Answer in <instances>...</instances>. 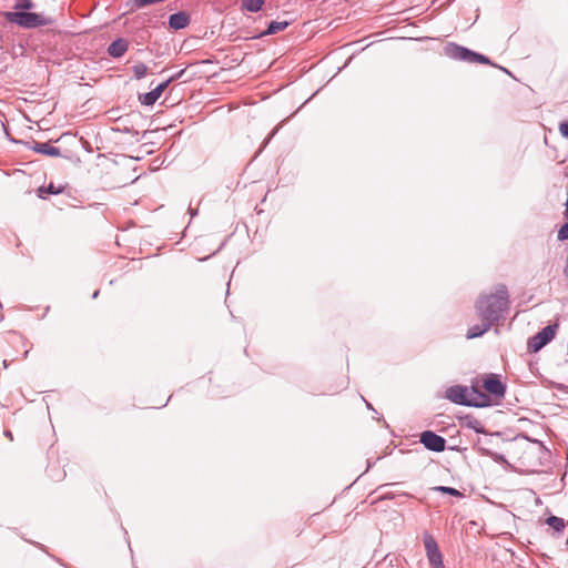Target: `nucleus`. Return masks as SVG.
<instances>
[{"label": "nucleus", "instance_id": "9b49d317", "mask_svg": "<svg viewBox=\"0 0 568 568\" xmlns=\"http://www.w3.org/2000/svg\"><path fill=\"white\" fill-rule=\"evenodd\" d=\"M191 22V17L186 11H178L169 17L168 26L174 31L185 29Z\"/></svg>", "mask_w": 568, "mask_h": 568}, {"label": "nucleus", "instance_id": "393cba45", "mask_svg": "<svg viewBox=\"0 0 568 568\" xmlns=\"http://www.w3.org/2000/svg\"><path fill=\"white\" fill-rule=\"evenodd\" d=\"M558 241H566L568 240V222L564 223L557 233Z\"/></svg>", "mask_w": 568, "mask_h": 568}, {"label": "nucleus", "instance_id": "bb28decb", "mask_svg": "<svg viewBox=\"0 0 568 568\" xmlns=\"http://www.w3.org/2000/svg\"><path fill=\"white\" fill-rule=\"evenodd\" d=\"M184 73H185V69H182L179 72H176L173 75H171L170 78H168L164 82H168V85H170L172 82L181 79Z\"/></svg>", "mask_w": 568, "mask_h": 568}, {"label": "nucleus", "instance_id": "f3484780", "mask_svg": "<svg viewBox=\"0 0 568 568\" xmlns=\"http://www.w3.org/2000/svg\"><path fill=\"white\" fill-rule=\"evenodd\" d=\"M432 568H446L443 561V555L439 549L426 554Z\"/></svg>", "mask_w": 568, "mask_h": 568}, {"label": "nucleus", "instance_id": "4468645a", "mask_svg": "<svg viewBox=\"0 0 568 568\" xmlns=\"http://www.w3.org/2000/svg\"><path fill=\"white\" fill-rule=\"evenodd\" d=\"M493 324L487 321H480L479 324H475L467 329L466 337L468 339L481 337L491 328Z\"/></svg>", "mask_w": 568, "mask_h": 568}, {"label": "nucleus", "instance_id": "412c9836", "mask_svg": "<svg viewBox=\"0 0 568 568\" xmlns=\"http://www.w3.org/2000/svg\"><path fill=\"white\" fill-rule=\"evenodd\" d=\"M479 450L483 455L490 457L494 462H496L498 464L507 463V459H506L505 455H503V454L493 452L487 448H479Z\"/></svg>", "mask_w": 568, "mask_h": 568}, {"label": "nucleus", "instance_id": "2f4dec72", "mask_svg": "<svg viewBox=\"0 0 568 568\" xmlns=\"http://www.w3.org/2000/svg\"><path fill=\"white\" fill-rule=\"evenodd\" d=\"M498 68H499L501 71H504L505 73H507V74H509V75H513V74H511V72H510L508 69H506V68H504V67H498Z\"/></svg>", "mask_w": 568, "mask_h": 568}, {"label": "nucleus", "instance_id": "473e14b6", "mask_svg": "<svg viewBox=\"0 0 568 568\" xmlns=\"http://www.w3.org/2000/svg\"><path fill=\"white\" fill-rule=\"evenodd\" d=\"M189 213L191 214V216H194L197 214V211L196 210H193L192 207L189 209Z\"/></svg>", "mask_w": 568, "mask_h": 568}, {"label": "nucleus", "instance_id": "5701e85b", "mask_svg": "<svg viewBox=\"0 0 568 568\" xmlns=\"http://www.w3.org/2000/svg\"><path fill=\"white\" fill-rule=\"evenodd\" d=\"M34 7V2L32 0H17L14 4L16 11H26L30 10Z\"/></svg>", "mask_w": 568, "mask_h": 568}, {"label": "nucleus", "instance_id": "0eeeda50", "mask_svg": "<svg viewBox=\"0 0 568 568\" xmlns=\"http://www.w3.org/2000/svg\"><path fill=\"white\" fill-rule=\"evenodd\" d=\"M483 387L488 393L497 398H503L506 394V384H504L497 374H488L483 383Z\"/></svg>", "mask_w": 568, "mask_h": 568}, {"label": "nucleus", "instance_id": "f257e3e1", "mask_svg": "<svg viewBox=\"0 0 568 568\" xmlns=\"http://www.w3.org/2000/svg\"><path fill=\"white\" fill-rule=\"evenodd\" d=\"M509 294L505 284H498L495 293L480 295L476 302V311L480 321L495 324L505 318L509 310Z\"/></svg>", "mask_w": 568, "mask_h": 568}, {"label": "nucleus", "instance_id": "2eb2a0df", "mask_svg": "<svg viewBox=\"0 0 568 568\" xmlns=\"http://www.w3.org/2000/svg\"><path fill=\"white\" fill-rule=\"evenodd\" d=\"M64 191V186L62 185H54L52 182L49 183L47 186H40L37 190L38 196L40 199H47V194L58 195L61 194Z\"/></svg>", "mask_w": 568, "mask_h": 568}, {"label": "nucleus", "instance_id": "7ed1b4c3", "mask_svg": "<svg viewBox=\"0 0 568 568\" xmlns=\"http://www.w3.org/2000/svg\"><path fill=\"white\" fill-rule=\"evenodd\" d=\"M4 18L7 21L18 24L24 29L44 27L52 22L50 18H45L37 12L26 11H7L4 12Z\"/></svg>", "mask_w": 568, "mask_h": 568}, {"label": "nucleus", "instance_id": "f03ea898", "mask_svg": "<svg viewBox=\"0 0 568 568\" xmlns=\"http://www.w3.org/2000/svg\"><path fill=\"white\" fill-rule=\"evenodd\" d=\"M444 53L446 57L456 60L464 61L469 63H480L488 64L491 67H498L495 64L487 55L470 50L464 45L457 44L455 42H448L444 48Z\"/></svg>", "mask_w": 568, "mask_h": 568}, {"label": "nucleus", "instance_id": "f704fd0d", "mask_svg": "<svg viewBox=\"0 0 568 568\" xmlns=\"http://www.w3.org/2000/svg\"><path fill=\"white\" fill-rule=\"evenodd\" d=\"M534 443H537V444H539L542 448H545V447H544V445H542V443H541V442H539L538 439H534Z\"/></svg>", "mask_w": 568, "mask_h": 568}, {"label": "nucleus", "instance_id": "c756f323", "mask_svg": "<svg viewBox=\"0 0 568 568\" xmlns=\"http://www.w3.org/2000/svg\"><path fill=\"white\" fill-rule=\"evenodd\" d=\"M3 434L6 437L10 438L11 440L13 439V435H12L11 430L6 429Z\"/></svg>", "mask_w": 568, "mask_h": 568}, {"label": "nucleus", "instance_id": "e433bc0d", "mask_svg": "<svg viewBox=\"0 0 568 568\" xmlns=\"http://www.w3.org/2000/svg\"><path fill=\"white\" fill-rule=\"evenodd\" d=\"M11 141L14 142V143H20L21 142L19 140H11Z\"/></svg>", "mask_w": 568, "mask_h": 568}, {"label": "nucleus", "instance_id": "cd10ccee", "mask_svg": "<svg viewBox=\"0 0 568 568\" xmlns=\"http://www.w3.org/2000/svg\"><path fill=\"white\" fill-rule=\"evenodd\" d=\"M559 131H560V134L568 139V120L566 121H562L560 124H559Z\"/></svg>", "mask_w": 568, "mask_h": 568}, {"label": "nucleus", "instance_id": "7c9ffc66", "mask_svg": "<svg viewBox=\"0 0 568 568\" xmlns=\"http://www.w3.org/2000/svg\"><path fill=\"white\" fill-rule=\"evenodd\" d=\"M361 398L365 402L366 407H367L368 409L374 410V408H373V406H372V404H371L369 402H367L363 396H361Z\"/></svg>", "mask_w": 568, "mask_h": 568}, {"label": "nucleus", "instance_id": "1a4fd4ad", "mask_svg": "<svg viewBox=\"0 0 568 568\" xmlns=\"http://www.w3.org/2000/svg\"><path fill=\"white\" fill-rule=\"evenodd\" d=\"M468 400L471 402L468 404V407H488L491 405L489 395L476 386L468 389Z\"/></svg>", "mask_w": 568, "mask_h": 568}, {"label": "nucleus", "instance_id": "b1692460", "mask_svg": "<svg viewBox=\"0 0 568 568\" xmlns=\"http://www.w3.org/2000/svg\"><path fill=\"white\" fill-rule=\"evenodd\" d=\"M467 427L471 428L477 434H486L484 426L476 418H469L467 422Z\"/></svg>", "mask_w": 568, "mask_h": 568}, {"label": "nucleus", "instance_id": "a878e982", "mask_svg": "<svg viewBox=\"0 0 568 568\" xmlns=\"http://www.w3.org/2000/svg\"><path fill=\"white\" fill-rule=\"evenodd\" d=\"M64 141H71V142H74L77 143V136L75 134L71 133V132H64L62 133L57 140L55 142H64Z\"/></svg>", "mask_w": 568, "mask_h": 568}, {"label": "nucleus", "instance_id": "6ab92c4d", "mask_svg": "<svg viewBox=\"0 0 568 568\" xmlns=\"http://www.w3.org/2000/svg\"><path fill=\"white\" fill-rule=\"evenodd\" d=\"M423 542H424L426 554L429 551L434 552L435 550L439 549L436 539L429 532H425L423 535Z\"/></svg>", "mask_w": 568, "mask_h": 568}, {"label": "nucleus", "instance_id": "39448f33", "mask_svg": "<svg viewBox=\"0 0 568 568\" xmlns=\"http://www.w3.org/2000/svg\"><path fill=\"white\" fill-rule=\"evenodd\" d=\"M419 443L430 452L442 453L446 449V439L433 430L422 432Z\"/></svg>", "mask_w": 568, "mask_h": 568}, {"label": "nucleus", "instance_id": "72a5a7b5", "mask_svg": "<svg viewBox=\"0 0 568 568\" xmlns=\"http://www.w3.org/2000/svg\"><path fill=\"white\" fill-rule=\"evenodd\" d=\"M99 294H100V291H99V290H97V291L92 294V298H93V300H94V298H97V297L99 296Z\"/></svg>", "mask_w": 568, "mask_h": 568}, {"label": "nucleus", "instance_id": "4be33fe9", "mask_svg": "<svg viewBox=\"0 0 568 568\" xmlns=\"http://www.w3.org/2000/svg\"><path fill=\"white\" fill-rule=\"evenodd\" d=\"M132 71L134 74V79L141 80L146 75L148 67L144 63L139 62L132 67Z\"/></svg>", "mask_w": 568, "mask_h": 568}, {"label": "nucleus", "instance_id": "423d86ee", "mask_svg": "<svg viewBox=\"0 0 568 568\" xmlns=\"http://www.w3.org/2000/svg\"><path fill=\"white\" fill-rule=\"evenodd\" d=\"M26 146L29 150H32L36 153L43 154L51 158H64L70 160L71 154L62 153L59 148H55L53 145H50L49 142H38V141H31V142H24Z\"/></svg>", "mask_w": 568, "mask_h": 568}, {"label": "nucleus", "instance_id": "9d476101", "mask_svg": "<svg viewBox=\"0 0 568 568\" xmlns=\"http://www.w3.org/2000/svg\"><path fill=\"white\" fill-rule=\"evenodd\" d=\"M168 82H161L150 92L139 94V102L145 106L153 105L160 99L162 93L168 89Z\"/></svg>", "mask_w": 568, "mask_h": 568}, {"label": "nucleus", "instance_id": "aec40b11", "mask_svg": "<svg viewBox=\"0 0 568 568\" xmlns=\"http://www.w3.org/2000/svg\"><path fill=\"white\" fill-rule=\"evenodd\" d=\"M433 490L439 491L442 494L450 495L454 497H458V498L464 497V494L460 490H458L454 487H449V486H436L433 488Z\"/></svg>", "mask_w": 568, "mask_h": 568}, {"label": "nucleus", "instance_id": "6e6552de", "mask_svg": "<svg viewBox=\"0 0 568 568\" xmlns=\"http://www.w3.org/2000/svg\"><path fill=\"white\" fill-rule=\"evenodd\" d=\"M468 389L467 386L454 385L446 389L445 397L454 404L468 407Z\"/></svg>", "mask_w": 568, "mask_h": 568}, {"label": "nucleus", "instance_id": "c9c22d12", "mask_svg": "<svg viewBox=\"0 0 568 568\" xmlns=\"http://www.w3.org/2000/svg\"><path fill=\"white\" fill-rule=\"evenodd\" d=\"M384 498H386V499H390V498H393V496H390V495H386Z\"/></svg>", "mask_w": 568, "mask_h": 568}, {"label": "nucleus", "instance_id": "f8f14e48", "mask_svg": "<svg viewBox=\"0 0 568 568\" xmlns=\"http://www.w3.org/2000/svg\"><path fill=\"white\" fill-rule=\"evenodd\" d=\"M128 49H129L128 40L124 38H116L109 44L106 52L110 57H112L114 59H119L125 54Z\"/></svg>", "mask_w": 568, "mask_h": 568}, {"label": "nucleus", "instance_id": "20e7f679", "mask_svg": "<svg viewBox=\"0 0 568 568\" xmlns=\"http://www.w3.org/2000/svg\"><path fill=\"white\" fill-rule=\"evenodd\" d=\"M558 329V324H548L542 327L538 333L534 336L529 337L527 341V349L529 353H538L541 348H544L547 344H549L556 336Z\"/></svg>", "mask_w": 568, "mask_h": 568}, {"label": "nucleus", "instance_id": "ddd939ff", "mask_svg": "<svg viewBox=\"0 0 568 568\" xmlns=\"http://www.w3.org/2000/svg\"><path fill=\"white\" fill-rule=\"evenodd\" d=\"M290 26V22L284 20V21H271L268 24H267V28L257 33V34H254V36H251L250 39H261L263 37H266V36H272V34H276L281 31H284L287 27Z\"/></svg>", "mask_w": 568, "mask_h": 568}, {"label": "nucleus", "instance_id": "dca6fc26", "mask_svg": "<svg viewBox=\"0 0 568 568\" xmlns=\"http://www.w3.org/2000/svg\"><path fill=\"white\" fill-rule=\"evenodd\" d=\"M265 0H241V8L244 11L256 13L262 10Z\"/></svg>", "mask_w": 568, "mask_h": 568}, {"label": "nucleus", "instance_id": "c85d7f7f", "mask_svg": "<svg viewBox=\"0 0 568 568\" xmlns=\"http://www.w3.org/2000/svg\"><path fill=\"white\" fill-rule=\"evenodd\" d=\"M564 215L568 222V199L566 200V203H565V212H564Z\"/></svg>", "mask_w": 568, "mask_h": 568}, {"label": "nucleus", "instance_id": "a211bd4d", "mask_svg": "<svg viewBox=\"0 0 568 568\" xmlns=\"http://www.w3.org/2000/svg\"><path fill=\"white\" fill-rule=\"evenodd\" d=\"M546 524L557 532H562L565 529V520L554 515L546 519Z\"/></svg>", "mask_w": 568, "mask_h": 568}]
</instances>
